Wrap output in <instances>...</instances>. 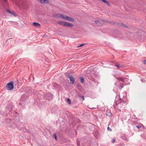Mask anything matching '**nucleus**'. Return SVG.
<instances>
[{"label": "nucleus", "instance_id": "obj_1", "mask_svg": "<svg viewBox=\"0 0 146 146\" xmlns=\"http://www.w3.org/2000/svg\"><path fill=\"white\" fill-rule=\"evenodd\" d=\"M119 97L121 100V102L117 103L116 102L115 106H116V107L121 109L123 108V106L126 104V102L123 100H124L125 99V97H124L123 96V99L122 100L120 96H119Z\"/></svg>", "mask_w": 146, "mask_h": 146}, {"label": "nucleus", "instance_id": "obj_2", "mask_svg": "<svg viewBox=\"0 0 146 146\" xmlns=\"http://www.w3.org/2000/svg\"><path fill=\"white\" fill-rule=\"evenodd\" d=\"M58 24L61 25L63 26L68 27H72L73 26V24L64 21H58Z\"/></svg>", "mask_w": 146, "mask_h": 146}, {"label": "nucleus", "instance_id": "obj_3", "mask_svg": "<svg viewBox=\"0 0 146 146\" xmlns=\"http://www.w3.org/2000/svg\"><path fill=\"white\" fill-rule=\"evenodd\" d=\"M13 88V82H11L6 84V89L7 90H12Z\"/></svg>", "mask_w": 146, "mask_h": 146}, {"label": "nucleus", "instance_id": "obj_4", "mask_svg": "<svg viewBox=\"0 0 146 146\" xmlns=\"http://www.w3.org/2000/svg\"><path fill=\"white\" fill-rule=\"evenodd\" d=\"M65 75L70 79V84H74L75 82V80L73 77L71 75L68 74L67 73H65Z\"/></svg>", "mask_w": 146, "mask_h": 146}, {"label": "nucleus", "instance_id": "obj_5", "mask_svg": "<svg viewBox=\"0 0 146 146\" xmlns=\"http://www.w3.org/2000/svg\"><path fill=\"white\" fill-rule=\"evenodd\" d=\"M44 96L46 100L49 101L53 97V95L51 93H47L45 94Z\"/></svg>", "mask_w": 146, "mask_h": 146}, {"label": "nucleus", "instance_id": "obj_6", "mask_svg": "<svg viewBox=\"0 0 146 146\" xmlns=\"http://www.w3.org/2000/svg\"><path fill=\"white\" fill-rule=\"evenodd\" d=\"M63 19L72 22H73L74 21V19L70 17H68L66 15H64V18H63Z\"/></svg>", "mask_w": 146, "mask_h": 146}, {"label": "nucleus", "instance_id": "obj_7", "mask_svg": "<svg viewBox=\"0 0 146 146\" xmlns=\"http://www.w3.org/2000/svg\"><path fill=\"white\" fill-rule=\"evenodd\" d=\"M115 84L117 86L120 90H121L124 86V85L122 83H119V82L116 83Z\"/></svg>", "mask_w": 146, "mask_h": 146}, {"label": "nucleus", "instance_id": "obj_8", "mask_svg": "<svg viewBox=\"0 0 146 146\" xmlns=\"http://www.w3.org/2000/svg\"><path fill=\"white\" fill-rule=\"evenodd\" d=\"M28 98L27 96L25 94H23L20 99L21 102L24 101Z\"/></svg>", "mask_w": 146, "mask_h": 146}, {"label": "nucleus", "instance_id": "obj_9", "mask_svg": "<svg viewBox=\"0 0 146 146\" xmlns=\"http://www.w3.org/2000/svg\"><path fill=\"white\" fill-rule=\"evenodd\" d=\"M117 79L119 81L120 80L124 82H125V80L128 79L127 78L124 77H119L118 78H117Z\"/></svg>", "mask_w": 146, "mask_h": 146}, {"label": "nucleus", "instance_id": "obj_10", "mask_svg": "<svg viewBox=\"0 0 146 146\" xmlns=\"http://www.w3.org/2000/svg\"><path fill=\"white\" fill-rule=\"evenodd\" d=\"M55 17L56 18H61L63 19L64 18V16L63 15L61 14H56L55 15Z\"/></svg>", "mask_w": 146, "mask_h": 146}, {"label": "nucleus", "instance_id": "obj_11", "mask_svg": "<svg viewBox=\"0 0 146 146\" xmlns=\"http://www.w3.org/2000/svg\"><path fill=\"white\" fill-rule=\"evenodd\" d=\"M7 11L9 14H11L13 15L15 17H16L17 15L15 13L13 12H12L10 10L7 9Z\"/></svg>", "mask_w": 146, "mask_h": 146}, {"label": "nucleus", "instance_id": "obj_12", "mask_svg": "<svg viewBox=\"0 0 146 146\" xmlns=\"http://www.w3.org/2000/svg\"><path fill=\"white\" fill-rule=\"evenodd\" d=\"M33 25L34 26L37 27H39L41 25H40L38 23L34 22L33 23Z\"/></svg>", "mask_w": 146, "mask_h": 146}, {"label": "nucleus", "instance_id": "obj_13", "mask_svg": "<svg viewBox=\"0 0 146 146\" xmlns=\"http://www.w3.org/2000/svg\"><path fill=\"white\" fill-rule=\"evenodd\" d=\"M120 138L121 139L127 141H128V139L126 138V137L125 135H121Z\"/></svg>", "mask_w": 146, "mask_h": 146}, {"label": "nucleus", "instance_id": "obj_14", "mask_svg": "<svg viewBox=\"0 0 146 146\" xmlns=\"http://www.w3.org/2000/svg\"><path fill=\"white\" fill-rule=\"evenodd\" d=\"M115 66L117 67V68L118 69H119L120 68H124V66L123 64H117V65H115Z\"/></svg>", "mask_w": 146, "mask_h": 146}, {"label": "nucleus", "instance_id": "obj_15", "mask_svg": "<svg viewBox=\"0 0 146 146\" xmlns=\"http://www.w3.org/2000/svg\"><path fill=\"white\" fill-rule=\"evenodd\" d=\"M117 24L119 25V26H122L123 27L125 28H127L128 27L127 26L123 23H118Z\"/></svg>", "mask_w": 146, "mask_h": 146}, {"label": "nucleus", "instance_id": "obj_16", "mask_svg": "<svg viewBox=\"0 0 146 146\" xmlns=\"http://www.w3.org/2000/svg\"><path fill=\"white\" fill-rule=\"evenodd\" d=\"M101 22H102L101 20L100 21L99 20H96L95 21V22L96 24L98 25H100L102 24Z\"/></svg>", "mask_w": 146, "mask_h": 146}, {"label": "nucleus", "instance_id": "obj_17", "mask_svg": "<svg viewBox=\"0 0 146 146\" xmlns=\"http://www.w3.org/2000/svg\"><path fill=\"white\" fill-rule=\"evenodd\" d=\"M114 108L116 109V111L117 112H120L121 111L120 108H118L117 107H116V106H115V105H114Z\"/></svg>", "mask_w": 146, "mask_h": 146}, {"label": "nucleus", "instance_id": "obj_18", "mask_svg": "<svg viewBox=\"0 0 146 146\" xmlns=\"http://www.w3.org/2000/svg\"><path fill=\"white\" fill-rule=\"evenodd\" d=\"M80 80L81 82L82 83H84V81L83 78L82 77H80Z\"/></svg>", "mask_w": 146, "mask_h": 146}, {"label": "nucleus", "instance_id": "obj_19", "mask_svg": "<svg viewBox=\"0 0 146 146\" xmlns=\"http://www.w3.org/2000/svg\"><path fill=\"white\" fill-rule=\"evenodd\" d=\"M101 21L102 22H104L105 23H111V22H109L108 21L106 20H104V19H101Z\"/></svg>", "mask_w": 146, "mask_h": 146}, {"label": "nucleus", "instance_id": "obj_20", "mask_svg": "<svg viewBox=\"0 0 146 146\" xmlns=\"http://www.w3.org/2000/svg\"><path fill=\"white\" fill-rule=\"evenodd\" d=\"M7 110L9 112H10L12 110V108L11 106H9V108H8Z\"/></svg>", "mask_w": 146, "mask_h": 146}, {"label": "nucleus", "instance_id": "obj_21", "mask_svg": "<svg viewBox=\"0 0 146 146\" xmlns=\"http://www.w3.org/2000/svg\"><path fill=\"white\" fill-rule=\"evenodd\" d=\"M67 102L69 104H71V100L69 98H68L67 100Z\"/></svg>", "mask_w": 146, "mask_h": 146}, {"label": "nucleus", "instance_id": "obj_22", "mask_svg": "<svg viewBox=\"0 0 146 146\" xmlns=\"http://www.w3.org/2000/svg\"><path fill=\"white\" fill-rule=\"evenodd\" d=\"M104 3H105V4H106L107 5H110L109 2L106 0L105 2Z\"/></svg>", "mask_w": 146, "mask_h": 146}, {"label": "nucleus", "instance_id": "obj_23", "mask_svg": "<svg viewBox=\"0 0 146 146\" xmlns=\"http://www.w3.org/2000/svg\"><path fill=\"white\" fill-rule=\"evenodd\" d=\"M87 44L86 43L82 44H80V45H79V46H78V47L82 46L84 45L85 44Z\"/></svg>", "mask_w": 146, "mask_h": 146}, {"label": "nucleus", "instance_id": "obj_24", "mask_svg": "<svg viewBox=\"0 0 146 146\" xmlns=\"http://www.w3.org/2000/svg\"><path fill=\"white\" fill-rule=\"evenodd\" d=\"M115 138H113V139H112L111 141L113 143H114L115 142Z\"/></svg>", "mask_w": 146, "mask_h": 146}, {"label": "nucleus", "instance_id": "obj_25", "mask_svg": "<svg viewBox=\"0 0 146 146\" xmlns=\"http://www.w3.org/2000/svg\"><path fill=\"white\" fill-rule=\"evenodd\" d=\"M53 136L54 137L55 139L56 140L57 139V136L56 134H54Z\"/></svg>", "mask_w": 146, "mask_h": 146}, {"label": "nucleus", "instance_id": "obj_26", "mask_svg": "<svg viewBox=\"0 0 146 146\" xmlns=\"http://www.w3.org/2000/svg\"><path fill=\"white\" fill-rule=\"evenodd\" d=\"M106 113H107L106 115H108L109 116H110L111 115V114L110 112H108H108H107Z\"/></svg>", "mask_w": 146, "mask_h": 146}, {"label": "nucleus", "instance_id": "obj_27", "mask_svg": "<svg viewBox=\"0 0 146 146\" xmlns=\"http://www.w3.org/2000/svg\"><path fill=\"white\" fill-rule=\"evenodd\" d=\"M40 1V2L41 3H44L45 2V0H39Z\"/></svg>", "mask_w": 146, "mask_h": 146}, {"label": "nucleus", "instance_id": "obj_28", "mask_svg": "<svg viewBox=\"0 0 146 146\" xmlns=\"http://www.w3.org/2000/svg\"><path fill=\"white\" fill-rule=\"evenodd\" d=\"M107 130L108 131H112V129L109 127H108L107 128Z\"/></svg>", "mask_w": 146, "mask_h": 146}, {"label": "nucleus", "instance_id": "obj_29", "mask_svg": "<svg viewBox=\"0 0 146 146\" xmlns=\"http://www.w3.org/2000/svg\"><path fill=\"white\" fill-rule=\"evenodd\" d=\"M141 126L140 125H137L136 126V127H137L138 129H140L141 127Z\"/></svg>", "mask_w": 146, "mask_h": 146}, {"label": "nucleus", "instance_id": "obj_30", "mask_svg": "<svg viewBox=\"0 0 146 146\" xmlns=\"http://www.w3.org/2000/svg\"><path fill=\"white\" fill-rule=\"evenodd\" d=\"M48 3V0H45V3Z\"/></svg>", "mask_w": 146, "mask_h": 146}, {"label": "nucleus", "instance_id": "obj_31", "mask_svg": "<svg viewBox=\"0 0 146 146\" xmlns=\"http://www.w3.org/2000/svg\"><path fill=\"white\" fill-rule=\"evenodd\" d=\"M81 98H82V100H84V97L83 96H81Z\"/></svg>", "mask_w": 146, "mask_h": 146}, {"label": "nucleus", "instance_id": "obj_32", "mask_svg": "<svg viewBox=\"0 0 146 146\" xmlns=\"http://www.w3.org/2000/svg\"><path fill=\"white\" fill-rule=\"evenodd\" d=\"M12 39V38H10L9 39H8L6 42H8L9 40H11Z\"/></svg>", "mask_w": 146, "mask_h": 146}, {"label": "nucleus", "instance_id": "obj_33", "mask_svg": "<svg viewBox=\"0 0 146 146\" xmlns=\"http://www.w3.org/2000/svg\"><path fill=\"white\" fill-rule=\"evenodd\" d=\"M143 63L144 64H146V60H144L143 61Z\"/></svg>", "mask_w": 146, "mask_h": 146}, {"label": "nucleus", "instance_id": "obj_34", "mask_svg": "<svg viewBox=\"0 0 146 146\" xmlns=\"http://www.w3.org/2000/svg\"><path fill=\"white\" fill-rule=\"evenodd\" d=\"M100 1H102V2L104 3L105 2V1H106V0H100Z\"/></svg>", "mask_w": 146, "mask_h": 146}, {"label": "nucleus", "instance_id": "obj_35", "mask_svg": "<svg viewBox=\"0 0 146 146\" xmlns=\"http://www.w3.org/2000/svg\"><path fill=\"white\" fill-rule=\"evenodd\" d=\"M77 145H78H78H80V143H77Z\"/></svg>", "mask_w": 146, "mask_h": 146}, {"label": "nucleus", "instance_id": "obj_36", "mask_svg": "<svg viewBox=\"0 0 146 146\" xmlns=\"http://www.w3.org/2000/svg\"><path fill=\"white\" fill-rule=\"evenodd\" d=\"M4 1L6 2L7 1V0H4Z\"/></svg>", "mask_w": 146, "mask_h": 146}]
</instances>
